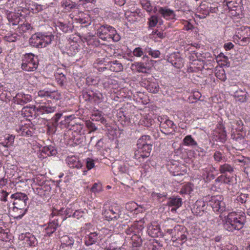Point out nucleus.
Masks as SVG:
<instances>
[{
  "label": "nucleus",
  "instance_id": "nucleus-6",
  "mask_svg": "<svg viewBox=\"0 0 250 250\" xmlns=\"http://www.w3.org/2000/svg\"><path fill=\"white\" fill-rule=\"evenodd\" d=\"M38 66V60L32 54H27L25 55V59L22 60L21 68L23 70L30 72L37 69Z\"/></svg>",
  "mask_w": 250,
  "mask_h": 250
},
{
  "label": "nucleus",
  "instance_id": "nucleus-46",
  "mask_svg": "<svg viewBox=\"0 0 250 250\" xmlns=\"http://www.w3.org/2000/svg\"><path fill=\"white\" fill-rule=\"evenodd\" d=\"M192 191V188L191 185L188 184L182 187L180 193L181 194H190Z\"/></svg>",
  "mask_w": 250,
  "mask_h": 250
},
{
  "label": "nucleus",
  "instance_id": "nucleus-54",
  "mask_svg": "<svg viewBox=\"0 0 250 250\" xmlns=\"http://www.w3.org/2000/svg\"><path fill=\"white\" fill-rule=\"evenodd\" d=\"M167 195V194L165 192H163V193H157V192H152V193H151V196L158 200V201H161V199L163 198V197H166Z\"/></svg>",
  "mask_w": 250,
  "mask_h": 250
},
{
  "label": "nucleus",
  "instance_id": "nucleus-34",
  "mask_svg": "<svg viewBox=\"0 0 250 250\" xmlns=\"http://www.w3.org/2000/svg\"><path fill=\"white\" fill-rule=\"evenodd\" d=\"M158 12L164 18H166L167 17H174L175 16L173 10L169 9H167L166 7H159Z\"/></svg>",
  "mask_w": 250,
  "mask_h": 250
},
{
  "label": "nucleus",
  "instance_id": "nucleus-5",
  "mask_svg": "<svg viewBox=\"0 0 250 250\" xmlns=\"http://www.w3.org/2000/svg\"><path fill=\"white\" fill-rule=\"evenodd\" d=\"M82 95L85 101L91 103L99 104L104 101V96L102 92L98 90L87 89L83 90Z\"/></svg>",
  "mask_w": 250,
  "mask_h": 250
},
{
  "label": "nucleus",
  "instance_id": "nucleus-44",
  "mask_svg": "<svg viewBox=\"0 0 250 250\" xmlns=\"http://www.w3.org/2000/svg\"><path fill=\"white\" fill-rule=\"evenodd\" d=\"M56 80L59 84L61 86L63 85L66 81V77L62 73L57 72L55 74Z\"/></svg>",
  "mask_w": 250,
  "mask_h": 250
},
{
  "label": "nucleus",
  "instance_id": "nucleus-48",
  "mask_svg": "<svg viewBox=\"0 0 250 250\" xmlns=\"http://www.w3.org/2000/svg\"><path fill=\"white\" fill-rule=\"evenodd\" d=\"M44 6L41 4H38L37 3H34L31 5L30 7L31 11L34 13H38L42 11Z\"/></svg>",
  "mask_w": 250,
  "mask_h": 250
},
{
  "label": "nucleus",
  "instance_id": "nucleus-31",
  "mask_svg": "<svg viewBox=\"0 0 250 250\" xmlns=\"http://www.w3.org/2000/svg\"><path fill=\"white\" fill-rule=\"evenodd\" d=\"M42 153L46 154L47 156H53L57 153V151L54 146L49 145L42 148Z\"/></svg>",
  "mask_w": 250,
  "mask_h": 250
},
{
  "label": "nucleus",
  "instance_id": "nucleus-23",
  "mask_svg": "<svg viewBox=\"0 0 250 250\" xmlns=\"http://www.w3.org/2000/svg\"><path fill=\"white\" fill-rule=\"evenodd\" d=\"M55 106L50 105L49 103L45 104L44 105H40L36 109L37 112L42 115L53 113L56 111Z\"/></svg>",
  "mask_w": 250,
  "mask_h": 250
},
{
  "label": "nucleus",
  "instance_id": "nucleus-55",
  "mask_svg": "<svg viewBox=\"0 0 250 250\" xmlns=\"http://www.w3.org/2000/svg\"><path fill=\"white\" fill-rule=\"evenodd\" d=\"M72 138L73 139L74 144L76 145L82 144L83 142V137L80 134H77V136L73 135Z\"/></svg>",
  "mask_w": 250,
  "mask_h": 250
},
{
  "label": "nucleus",
  "instance_id": "nucleus-21",
  "mask_svg": "<svg viewBox=\"0 0 250 250\" xmlns=\"http://www.w3.org/2000/svg\"><path fill=\"white\" fill-rule=\"evenodd\" d=\"M148 62H135L131 64V69L138 72L147 73Z\"/></svg>",
  "mask_w": 250,
  "mask_h": 250
},
{
  "label": "nucleus",
  "instance_id": "nucleus-2",
  "mask_svg": "<svg viewBox=\"0 0 250 250\" xmlns=\"http://www.w3.org/2000/svg\"><path fill=\"white\" fill-rule=\"evenodd\" d=\"M11 198L14 200L13 210L14 212L21 210V214L14 217L17 219H21L27 210V202L28 201V197L25 193L18 192L12 194Z\"/></svg>",
  "mask_w": 250,
  "mask_h": 250
},
{
  "label": "nucleus",
  "instance_id": "nucleus-62",
  "mask_svg": "<svg viewBox=\"0 0 250 250\" xmlns=\"http://www.w3.org/2000/svg\"><path fill=\"white\" fill-rule=\"evenodd\" d=\"M102 189V186L101 185L96 183H94L90 188V191L92 192H99Z\"/></svg>",
  "mask_w": 250,
  "mask_h": 250
},
{
  "label": "nucleus",
  "instance_id": "nucleus-17",
  "mask_svg": "<svg viewBox=\"0 0 250 250\" xmlns=\"http://www.w3.org/2000/svg\"><path fill=\"white\" fill-rule=\"evenodd\" d=\"M214 136L215 137V140L224 143L227 140V135L225 128L223 125H220L214 132Z\"/></svg>",
  "mask_w": 250,
  "mask_h": 250
},
{
  "label": "nucleus",
  "instance_id": "nucleus-35",
  "mask_svg": "<svg viewBox=\"0 0 250 250\" xmlns=\"http://www.w3.org/2000/svg\"><path fill=\"white\" fill-rule=\"evenodd\" d=\"M145 152L143 151L141 152L140 151V149L138 148V149L135 151L134 157L138 160L140 162H143L145 159H147L150 155H147L146 154Z\"/></svg>",
  "mask_w": 250,
  "mask_h": 250
},
{
  "label": "nucleus",
  "instance_id": "nucleus-4",
  "mask_svg": "<svg viewBox=\"0 0 250 250\" xmlns=\"http://www.w3.org/2000/svg\"><path fill=\"white\" fill-rule=\"evenodd\" d=\"M208 205L211 206L215 212L222 213L226 209V204L222 195H217L206 197Z\"/></svg>",
  "mask_w": 250,
  "mask_h": 250
},
{
  "label": "nucleus",
  "instance_id": "nucleus-25",
  "mask_svg": "<svg viewBox=\"0 0 250 250\" xmlns=\"http://www.w3.org/2000/svg\"><path fill=\"white\" fill-rule=\"evenodd\" d=\"M109 69L113 72H119L123 70V65L122 63L117 60L109 62L107 64Z\"/></svg>",
  "mask_w": 250,
  "mask_h": 250
},
{
  "label": "nucleus",
  "instance_id": "nucleus-13",
  "mask_svg": "<svg viewBox=\"0 0 250 250\" xmlns=\"http://www.w3.org/2000/svg\"><path fill=\"white\" fill-rule=\"evenodd\" d=\"M66 162L67 165L70 168H77L79 169L80 168H83V167L79 158L74 156L68 157L66 159ZM82 169L83 175H84L86 174L87 170L84 169V168Z\"/></svg>",
  "mask_w": 250,
  "mask_h": 250
},
{
  "label": "nucleus",
  "instance_id": "nucleus-53",
  "mask_svg": "<svg viewBox=\"0 0 250 250\" xmlns=\"http://www.w3.org/2000/svg\"><path fill=\"white\" fill-rule=\"evenodd\" d=\"M152 35L155 37L156 36L160 39L165 38L166 36V33L162 31L155 30L152 31Z\"/></svg>",
  "mask_w": 250,
  "mask_h": 250
},
{
  "label": "nucleus",
  "instance_id": "nucleus-33",
  "mask_svg": "<svg viewBox=\"0 0 250 250\" xmlns=\"http://www.w3.org/2000/svg\"><path fill=\"white\" fill-rule=\"evenodd\" d=\"M40 37L42 42V45H44V47L49 44H50L53 40H54V36L52 34L49 35H45L44 33L41 32Z\"/></svg>",
  "mask_w": 250,
  "mask_h": 250
},
{
  "label": "nucleus",
  "instance_id": "nucleus-47",
  "mask_svg": "<svg viewBox=\"0 0 250 250\" xmlns=\"http://www.w3.org/2000/svg\"><path fill=\"white\" fill-rule=\"evenodd\" d=\"M57 26L64 33H67L70 30H71V27L70 26L62 22H58Z\"/></svg>",
  "mask_w": 250,
  "mask_h": 250
},
{
  "label": "nucleus",
  "instance_id": "nucleus-15",
  "mask_svg": "<svg viewBox=\"0 0 250 250\" xmlns=\"http://www.w3.org/2000/svg\"><path fill=\"white\" fill-rule=\"evenodd\" d=\"M62 113H57L55 114L52 118V121L47 125L48 131L51 133H55L57 130V126L59 125L58 121L62 117Z\"/></svg>",
  "mask_w": 250,
  "mask_h": 250
},
{
  "label": "nucleus",
  "instance_id": "nucleus-49",
  "mask_svg": "<svg viewBox=\"0 0 250 250\" xmlns=\"http://www.w3.org/2000/svg\"><path fill=\"white\" fill-rule=\"evenodd\" d=\"M214 160L217 162H221L224 159L225 156L223 155L222 153L219 151H216L213 155Z\"/></svg>",
  "mask_w": 250,
  "mask_h": 250
},
{
  "label": "nucleus",
  "instance_id": "nucleus-61",
  "mask_svg": "<svg viewBox=\"0 0 250 250\" xmlns=\"http://www.w3.org/2000/svg\"><path fill=\"white\" fill-rule=\"evenodd\" d=\"M8 238V232L5 230L0 228V240L2 241H6Z\"/></svg>",
  "mask_w": 250,
  "mask_h": 250
},
{
  "label": "nucleus",
  "instance_id": "nucleus-22",
  "mask_svg": "<svg viewBox=\"0 0 250 250\" xmlns=\"http://www.w3.org/2000/svg\"><path fill=\"white\" fill-rule=\"evenodd\" d=\"M38 95L41 97H46L55 101H58L61 99V94L55 91L51 92L45 90H40L38 92Z\"/></svg>",
  "mask_w": 250,
  "mask_h": 250
},
{
  "label": "nucleus",
  "instance_id": "nucleus-20",
  "mask_svg": "<svg viewBox=\"0 0 250 250\" xmlns=\"http://www.w3.org/2000/svg\"><path fill=\"white\" fill-rule=\"evenodd\" d=\"M58 221V219H56L48 223L47 227L44 229V236H50L56 231L59 226Z\"/></svg>",
  "mask_w": 250,
  "mask_h": 250
},
{
  "label": "nucleus",
  "instance_id": "nucleus-26",
  "mask_svg": "<svg viewBox=\"0 0 250 250\" xmlns=\"http://www.w3.org/2000/svg\"><path fill=\"white\" fill-rule=\"evenodd\" d=\"M108 27H110V25L107 24L101 25L98 29H97V35L98 36L101 38V39L106 41L107 39V34L108 31L109 29Z\"/></svg>",
  "mask_w": 250,
  "mask_h": 250
},
{
  "label": "nucleus",
  "instance_id": "nucleus-8",
  "mask_svg": "<svg viewBox=\"0 0 250 250\" xmlns=\"http://www.w3.org/2000/svg\"><path fill=\"white\" fill-rule=\"evenodd\" d=\"M165 231L171 236L173 242L178 240V238L181 233L186 232L188 234L187 228L183 225H176L173 228H167L165 229Z\"/></svg>",
  "mask_w": 250,
  "mask_h": 250
},
{
  "label": "nucleus",
  "instance_id": "nucleus-56",
  "mask_svg": "<svg viewBox=\"0 0 250 250\" xmlns=\"http://www.w3.org/2000/svg\"><path fill=\"white\" fill-rule=\"evenodd\" d=\"M233 124L236 125V129L239 131H243V123L240 119L235 120L233 121Z\"/></svg>",
  "mask_w": 250,
  "mask_h": 250
},
{
  "label": "nucleus",
  "instance_id": "nucleus-39",
  "mask_svg": "<svg viewBox=\"0 0 250 250\" xmlns=\"http://www.w3.org/2000/svg\"><path fill=\"white\" fill-rule=\"evenodd\" d=\"M24 238L26 239L27 244L31 247H35L38 243L36 237L29 233L25 234Z\"/></svg>",
  "mask_w": 250,
  "mask_h": 250
},
{
  "label": "nucleus",
  "instance_id": "nucleus-52",
  "mask_svg": "<svg viewBox=\"0 0 250 250\" xmlns=\"http://www.w3.org/2000/svg\"><path fill=\"white\" fill-rule=\"evenodd\" d=\"M85 124L90 132H94L97 129V127L96 126L95 124L93 123L92 121H86L85 122Z\"/></svg>",
  "mask_w": 250,
  "mask_h": 250
},
{
  "label": "nucleus",
  "instance_id": "nucleus-10",
  "mask_svg": "<svg viewBox=\"0 0 250 250\" xmlns=\"http://www.w3.org/2000/svg\"><path fill=\"white\" fill-rule=\"evenodd\" d=\"M144 227L142 222H134L130 227L126 229L125 233L127 235H139L142 236L143 234Z\"/></svg>",
  "mask_w": 250,
  "mask_h": 250
},
{
  "label": "nucleus",
  "instance_id": "nucleus-45",
  "mask_svg": "<svg viewBox=\"0 0 250 250\" xmlns=\"http://www.w3.org/2000/svg\"><path fill=\"white\" fill-rule=\"evenodd\" d=\"M152 145H148L147 144L146 145H144V146H143V145L142 146V145L137 146V148L139 149H140V151H141V152H142L143 151L146 153V155H150V152L152 150Z\"/></svg>",
  "mask_w": 250,
  "mask_h": 250
},
{
  "label": "nucleus",
  "instance_id": "nucleus-30",
  "mask_svg": "<svg viewBox=\"0 0 250 250\" xmlns=\"http://www.w3.org/2000/svg\"><path fill=\"white\" fill-rule=\"evenodd\" d=\"M108 28V34L106 36L107 38H111L114 42L119 41L121 39L120 36L117 33L115 28L110 25Z\"/></svg>",
  "mask_w": 250,
  "mask_h": 250
},
{
  "label": "nucleus",
  "instance_id": "nucleus-59",
  "mask_svg": "<svg viewBox=\"0 0 250 250\" xmlns=\"http://www.w3.org/2000/svg\"><path fill=\"white\" fill-rule=\"evenodd\" d=\"M133 55L137 57L144 55L143 49L140 47L135 48L133 51Z\"/></svg>",
  "mask_w": 250,
  "mask_h": 250
},
{
  "label": "nucleus",
  "instance_id": "nucleus-27",
  "mask_svg": "<svg viewBox=\"0 0 250 250\" xmlns=\"http://www.w3.org/2000/svg\"><path fill=\"white\" fill-rule=\"evenodd\" d=\"M100 238L98 234L96 232H91L89 235L85 237V244L86 246L92 245L96 243Z\"/></svg>",
  "mask_w": 250,
  "mask_h": 250
},
{
  "label": "nucleus",
  "instance_id": "nucleus-7",
  "mask_svg": "<svg viewBox=\"0 0 250 250\" xmlns=\"http://www.w3.org/2000/svg\"><path fill=\"white\" fill-rule=\"evenodd\" d=\"M158 121L160 122V127L162 133L166 135L173 134L177 129L176 125L167 118L159 117Z\"/></svg>",
  "mask_w": 250,
  "mask_h": 250
},
{
  "label": "nucleus",
  "instance_id": "nucleus-37",
  "mask_svg": "<svg viewBox=\"0 0 250 250\" xmlns=\"http://www.w3.org/2000/svg\"><path fill=\"white\" fill-rule=\"evenodd\" d=\"M36 109L37 108H36L35 105H32V106H24L21 109V114L26 117L32 116L33 113L32 109L33 111L36 112Z\"/></svg>",
  "mask_w": 250,
  "mask_h": 250
},
{
  "label": "nucleus",
  "instance_id": "nucleus-50",
  "mask_svg": "<svg viewBox=\"0 0 250 250\" xmlns=\"http://www.w3.org/2000/svg\"><path fill=\"white\" fill-rule=\"evenodd\" d=\"M137 207L138 205L136 203L131 202L126 204L125 208L127 210L132 212L137 209Z\"/></svg>",
  "mask_w": 250,
  "mask_h": 250
},
{
  "label": "nucleus",
  "instance_id": "nucleus-1",
  "mask_svg": "<svg viewBox=\"0 0 250 250\" xmlns=\"http://www.w3.org/2000/svg\"><path fill=\"white\" fill-rule=\"evenodd\" d=\"M225 222L223 224L224 229L228 231L240 230L243 228L246 222V216L244 212L237 213L231 212L225 217Z\"/></svg>",
  "mask_w": 250,
  "mask_h": 250
},
{
  "label": "nucleus",
  "instance_id": "nucleus-24",
  "mask_svg": "<svg viewBox=\"0 0 250 250\" xmlns=\"http://www.w3.org/2000/svg\"><path fill=\"white\" fill-rule=\"evenodd\" d=\"M206 209V203L202 200L196 201L192 208V211L193 213L197 215L201 212L204 211Z\"/></svg>",
  "mask_w": 250,
  "mask_h": 250
},
{
  "label": "nucleus",
  "instance_id": "nucleus-18",
  "mask_svg": "<svg viewBox=\"0 0 250 250\" xmlns=\"http://www.w3.org/2000/svg\"><path fill=\"white\" fill-rule=\"evenodd\" d=\"M40 35L41 32H38L32 35L29 40L30 45L36 48H42L44 47V45H42Z\"/></svg>",
  "mask_w": 250,
  "mask_h": 250
},
{
  "label": "nucleus",
  "instance_id": "nucleus-29",
  "mask_svg": "<svg viewBox=\"0 0 250 250\" xmlns=\"http://www.w3.org/2000/svg\"><path fill=\"white\" fill-rule=\"evenodd\" d=\"M148 234L152 237H158L160 234V227L159 225H151L149 227Z\"/></svg>",
  "mask_w": 250,
  "mask_h": 250
},
{
  "label": "nucleus",
  "instance_id": "nucleus-38",
  "mask_svg": "<svg viewBox=\"0 0 250 250\" xmlns=\"http://www.w3.org/2000/svg\"><path fill=\"white\" fill-rule=\"evenodd\" d=\"M152 142L151 140V137L148 135H144L142 136L141 138H140L137 141V146L140 145H152Z\"/></svg>",
  "mask_w": 250,
  "mask_h": 250
},
{
  "label": "nucleus",
  "instance_id": "nucleus-28",
  "mask_svg": "<svg viewBox=\"0 0 250 250\" xmlns=\"http://www.w3.org/2000/svg\"><path fill=\"white\" fill-rule=\"evenodd\" d=\"M234 96L236 101L240 102H245L247 99V92L245 89H239L236 91L234 93Z\"/></svg>",
  "mask_w": 250,
  "mask_h": 250
},
{
  "label": "nucleus",
  "instance_id": "nucleus-11",
  "mask_svg": "<svg viewBox=\"0 0 250 250\" xmlns=\"http://www.w3.org/2000/svg\"><path fill=\"white\" fill-rule=\"evenodd\" d=\"M120 210L117 208H110L105 209L103 212V215L106 220L115 221L121 218V214H120Z\"/></svg>",
  "mask_w": 250,
  "mask_h": 250
},
{
  "label": "nucleus",
  "instance_id": "nucleus-41",
  "mask_svg": "<svg viewBox=\"0 0 250 250\" xmlns=\"http://www.w3.org/2000/svg\"><path fill=\"white\" fill-rule=\"evenodd\" d=\"M234 39L237 40L239 45L245 46L250 42V38L244 36L235 35Z\"/></svg>",
  "mask_w": 250,
  "mask_h": 250
},
{
  "label": "nucleus",
  "instance_id": "nucleus-12",
  "mask_svg": "<svg viewBox=\"0 0 250 250\" xmlns=\"http://www.w3.org/2000/svg\"><path fill=\"white\" fill-rule=\"evenodd\" d=\"M200 10L203 11V13L206 16L210 13H217L218 11L217 3L210 4L207 2H202L200 6Z\"/></svg>",
  "mask_w": 250,
  "mask_h": 250
},
{
  "label": "nucleus",
  "instance_id": "nucleus-3",
  "mask_svg": "<svg viewBox=\"0 0 250 250\" xmlns=\"http://www.w3.org/2000/svg\"><path fill=\"white\" fill-rule=\"evenodd\" d=\"M72 116H64L63 120H61L60 124L61 126L64 125L69 130H72L77 134H80L83 127V121L79 119L72 120Z\"/></svg>",
  "mask_w": 250,
  "mask_h": 250
},
{
  "label": "nucleus",
  "instance_id": "nucleus-43",
  "mask_svg": "<svg viewBox=\"0 0 250 250\" xmlns=\"http://www.w3.org/2000/svg\"><path fill=\"white\" fill-rule=\"evenodd\" d=\"M146 88L150 92L157 93L159 91V86L157 83L149 82L147 85Z\"/></svg>",
  "mask_w": 250,
  "mask_h": 250
},
{
  "label": "nucleus",
  "instance_id": "nucleus-64",
  "mask_svg": "<svg viewBox=\"0 0 250 250\" xmlns=\"http://www.w3.org/2000/svg\"><path fill=\"white\" fill-rule=\"evenodd\" d=\"M187 234L186 232H184L181 233L179 237L178 238V240H180L182 242L181 245L183 244L185 242H186L187 240Z\"/></svg>",
  "mask_w": 250,
  "mask_h": 250
},
{
  "label": "nucleus",
  "instance_id": "nucleus-63",
  "mask_svg": "<svg viewBox=\"0 0 250 250\" xmlns=\"http://www.w3.org/2000/svg\"><path fill=\"white\" fill-rule=\"evenodd\" d=\"M95 165L93 160L90 158H87L86 160V167L87 170H90L94 167Z\"/></svg>",
  "mask_w": 250,
  "mask_h": 250
},
{
  "label": "nucleus",
  "instance_id": "nucleus-19",
  "mask_svg": "<svg viewBox=\"0 0 250 250\" xmlns=\"http://www.w3.org/2000/svg\"><path fill=\"white\" fill-rule=\"evenodd\" d=\"M167 205L170 207H173L171 208V211H176L177 208L182 205V199L178 196H173L168 199Z\"/></svg>",
  "mask_w": 250,
  "mask_h": 250
},
{
  "label": "nucleus",
  "instance_id": "nucleus-58",
  "mask_svg": "<svg viewBox=\"0 0 250 250\" xmlns=\"http://www.w3.org/2000/svg\"><path fill=\"white\" fill-rule=\"evenodd\" d=\"M248 197V194L241 193L239 196L237 197V200L238 202H241L242 204L246 203Z\"/></svg>",
  "mask_w": 250,
  "mask_h": 250
},
{
  "label": "nucleus",
  "instance_id": "nucleus-40",
  "mask_svg": "<svg viewBox=\"0 0 250 250\" xmlns=\"http://www.w3.org/2000/svg\"><path fill=\"white\" fill-rule=\"evenodd\" d=\"M236 35L250 38V27H241L238 29Z\"/></svg>",
  "mask_w": 250,
  "mask_h": 250
},
{
  "label": "nucleus",
  "instance_id": "nucleus-14",
  "mask_svg": "<svg viewBox=\"0 0 250 250\" xmlns=\"http://www.w3.org/2000/svg\"><path fill=\"white\" fill-rule=\"evenodd\" d=\"M32 97L31 95L25 94L23 93H18L15 97L13 98L14 103L23 105L24 104L31 102Z\"/></svg>",
  "mask_w": 250,
  "mask_h": 250
},
{
  "label": "nucleus",
  "instance_id": "nucleus-16",
  "mask_svg": "<svg viewBox=\"0 0 250 250\" xmlns=\"http://www.w3.org/2000/svg\"><path fill=\"white\" fill-rule=\"evenodd\" d=\"M143 240L141 236L132 235L130 237V250H140L142 246Z\"/></svg>",
  "mask_w": 250,
  "mask_h": 250
},
{
  "label": "nucleus",
  "instance_id": "nucleus-57",
  "mask_svg": "<svg viewBox=\"0 0 250 250\" xmlns=\"http://www.w3.org/2000/svg\"><path fill=\"white\" fill-rule=\"evenodd\" d=\"M203 177L206 182H208L215 178L214 175L210 172L204 174Z\"/></svg>",
  "mask_w": 250,
  "mask_h": 250
},
{
  "label": "nucleus",
  "instance_id": "nucleus-42",
  "mask_svg": "<svg viewBox=\"0 0 250 250\" xmlns=\"http://www.w3.org/2000/svg\"><path fill=\"white\" fill-rule=\"evenodd\" d=\"M183 143L186 146H195L197 145L196 142L191 135L186 136L183 140Z\"/></svg>",
  "mask_w": 250,
  "mask_h": 250
},
{
  "label": "nucleus",
  "instance_id": "nucleus-60",
  "mask_svg": "<svg viewBox=\"0 0 250 250\" xmlns=\"http://www.w3.org/2000/svg\"><path fill=\"white\" fill-rule=\"evenodd\" d=\"M45 188V186H44L43 187H40L37 188L35 190L34 192L35 193L38 194L40 196L42 197L45 195V190L46 189H44V188Z\"/></svg>",
  "mask_w": 250,
  "mask_h": 250
},
{
  "label": "nucleus",
  "instance_id": "nucleus-51",
  "mask_svg": "<svg viewBox=\"0 0 250 250\" xmlns=\"http://www.w3.org/2000/svg\"><path fill=\"white\" fill-rule=\"evenodd\" d=\"M158 22V17L156 16H152L148 19L149 27L150 28L155 26Z\"/></svg>",
  "mask_w": 250,
  "mask_h": 250
},
{
  "label": "nucleus",
  "instance_id": "nucleus-32",
  "mask_svg": "<svg viewBox=\"0 0 250 250\" xmlns=\"http://www.w3.org/2000/svg\"><path fill=\"white\" fill-rule=\"evenodd\" d=\"M219 171L221 174H226L227 172L232 173L234 171V167L230 164L225 163L220 166Z\"/></svg>",
  "mask_w": 250,
  "mask_h": 250
},
{
  "label": "nucleus",
  "instance_id": "nucleus-9",
  "mask_svg": "<svg viewBox=\"0 0 250 250\" xmlns=\"http://www.w3.org/2000/svg\"><path fill=\"white\" fill-rule=\"evenodd\" d=\"M242 0H224L223 4L227 6L231 14L234 15H239V11L241 10Z\"/></svg>",
  "mask_w": 250,
  "mask_h": 250
},
{
  "label": "nucleus",
  "instance_id": "nucleus-36",
  "mask_svg": "<svg viewBox=\"0 0 250 250\" xmlns=\"http://www.w3.org/2000/svg\"><path fill=\"white\" fill-rule=\"evenodd\" d=\"M61 6L67 11H70L76 7V3L70 0H62L61 1Z\"/></svg>",
  "mask_w": 250,
  "mask_h": 250
}]
</instances>
